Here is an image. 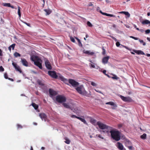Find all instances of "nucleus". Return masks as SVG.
Returning <instances> with one entry per match:
<instances>
[{"label": "nucleus", "instance_id": "60", "mask_svg": "<svg viewBox=\"0 0 150 150\" xmlns=\"http://www.w3.org/2000/svg\"><path fill=\"white\" fill-rule=\"evenodd\" d=\"M106 70H104L103 71V73L105 75V74H106Z\"/></svg>", "mask_w": 150, "mask_h": 150}, {"label": "nucleus", "instance_id": "47", "mask_svg": "<svg viewBox=\"0 0 150 150\" xmlns=\"http://www.w3.org/2000/svg\"><path fill=\"white\" fill-rule=\"evenodd\" d=\"M4 77L6 79H8V75L7 73H6L4 74Z\"/></svg>", "mask_w": 150, "mask_h": 150}, {"label": "nucleus", "instance_id": "43", "mask_svg": "<svg viewBox=\"0 0 150 150\" xmlns=\"http://www.w3.org/2000/svg\"><path fill=\"white\" fill-rule=\"evenodd\" d=\"M130 38L134 39L135 40H137L139 39V38H137L133 36H130Z\"/></svg>", "mask_w": 150, "mask_h": 150}, {"label": "nucleus", "instance_id": "61", "mask_svg": "<svg viewBox=\"0 0 150 150\" xmlns=\"http://www.w3.org/2000/svg\"><path fill=\"white\" fill-rule=\"evenodd\" d=\"M132 93L130 91H129L127 92V94L128 95H130Z\"/></svg>", "mask_w": 150, "mask_h": 150}, {"label": "nucleus", "instance_id": "1", "mask_svg": "<svg viewBox=\"0 0 150 150\" xmlns=\"http://www.w3.org/2000/svg\"><path fill=\"white\" fill-rule=\"evenodd\" d=\"M97 125H98L99 127L101 129H103V132L105 133L107 135L110 136L112 138V128L108 126L102 122L98 121L97 122Z\"/></svg>", "mask_w": 150, "mask_h": 150}, {"label": "nucleus", "instance_id": "11", "mask_svg": "<svg viewBox=\"0 0 150 150\" xmlns=\"http://www.w3.org/2000/svg\"><path fill=\"white\" fill-rule=\"evenodd\" d=\"M45 66L49 70H51L52 69V67L50 63L48 60H46L45 62Z\"/></svg>", "mask_w": 150, "mask_h": 150}, {"label": "nucleus", "instance_id": "36", "mask_svg": "<svg viewBox=\"0 0 150 150\" xmlns=\"http://www.w3.org/2000/svg\"><path fill=\"white\" fill-rule=\"evenodd\" d=\"M90 62H91L92 63H90L89 65L90 66H91L93 68H95V66L94 65V64L91 61H90Z\"/></svg>", "mask_w": 150, "mask_h": 150}, {"label": "nucleus", "instance_id": "59", "mask_svg": "<svg viewBox=\"0 0 150 150\" xmlns=\"http://www.w3.org/2000/svg\"><path fill=\"white\" fill-rule=\"evenodd\" d=\"M122 125L121 124H119L118 125V127L119 128H120L122 127Z\"/></svg>", "mask_w": 150, "mask_h": 150}, {"label": "nucleus", "instance_id": "16", "mask_svg": "<svg viewBox=\"0 0 150 150\" xmlns=\"http://www.w3.org/2000/svg\"><path fill=\"white\" fill-rule=\"evenodd\" d=\"M39 116L42 120L46 121L47 119V116L44 113H40L39 114Z\"/></svg>", "mask_w": 150, "mask_h": 150}, {"label": "nucleus", "instance_id": "39", "mask_svg": "<svg viewBox=\"0 0 150 150\" xmlns=\"http://www.w3.org/2000/svg\"><path fill=\"white\" fill-rule=\"evenodd\" d=\"M102 50H103L102 54L103 55H104L105 54V50L104 49V47H102Z\"/></svg>", "mask_w": 150, "mask_h": 150}, {"label": "nucleus", "instance_id": "55", "mask_svg": "<svg viewBox=\"0 0 150 150\" xmlns=\"http://www.w3.org/2000/svg\"><path fill=\"white\" fill-rule=\"evenodd\" d=\"M3 56L2 51L1 49H0V56Z\"/></svg>", "mask_w": 150, "mask_h": 150}, {"label": "nucleus", "instance_id": "53", "mask_svg": "<svg viewBox=\"0 0 150 150\" xmlns=\"http://www.w3.org/2000/svg\"><path fill=\"white\" fill-rule=\"evenodd\" d=\"M96 136H98V137H99L100 138H101L102 139H104L103 137H102V136L100 134L97 135Z\"/></svg>", "mask_w": 150, "mask_h": 150}, {"label": "nucleus", "instance_id": "49", "mask_svg": "<svg viewBox=\"0 0 150 150\" xmlns=\"http://www.w3.org/2000/svg\"><path fill=\"white\" fill-rule=\"evenodd\" d=\"M106 104H109L111 105H112V102H110L106 103H105Z\"/></svg>", "mask_w": 150, "mask_h": 150}, {"label": "nucleus", "instance_id": "26", "mask_svg": "<svg viewBox=\"0 0 150 150\" xmlns=\"http://www.w3.org/2000/svg\"><path fill=\"white\" fill-rule=\"evenodd\" d=\"M142 23L143 24H150V21L147 20H145L143 21Z\"/></svg>", "mask_w": 150, "mask_h": 150}, {"label": "nucleus", "instance_id": "32", "mask_svg": "<svg viewBox=\"0 0 150 150\" xmlns=\"http://www.w3.org/2000/svg\"><path fill=\"white\" fill-rule=\"evenodd\" d=\"M14 56L16 57H20L21 56V54L18 53L16 52L14 54Z\"/></svg>", "mask_w": 150, "mask_h": 150}, {"label": "nucleus", "instance_id": "54", "mask_svg": "<svg viewBox=\"0 0 150 150\" xmlns=\"http://www.w3.org/2000/svg\"><path fill=\"white\" fill-rule=\"evenodd\" d=\"M129 150L132 149V146L131 145H129L127 146Z\"/></svg>", "mask_w": 150, "mask_h": 150}, {"label": "nucleus", "instance_id": "14", "mask_svg": "<svg viewBox=\"0 0 150 150\" xmlns=\"http://www.w3.org/2000/svg\"><path fill=\"white\" fill-rule=\"evenodd\" d=\"M31 60L33 61L34 63L35 62L38 61V60H40V59L39 57L33 55L31 57Z\"/></svg>", "mask_w": 150, "mask_h": 150}, {"label": "nucleus", "instance_id": "51", "mask_svg": "<svg viewBox=\"0 0 150 150\" xmlns=\"http://www.w3.org/2000/svg\"><path fill=\"white\" fill-rule=\"evenodd\" d=\"M116 45L117 47H119L120 45V44L119 42H116Z\"/></svg>", "mask_w": 150, "mask_h": 150}, {"label": "nucleus", "instance_id": "33", "mask_svg": "<svg viewBox=\"0 0 150 150\" xmlns=\"http://www.w3.org/2000/svg\"><path fill=\"white\" fill-rule=\"evenodd\" d=\"M146 134L144 133L141 136V137L142 139H145L146 138Z\"/></svg>", "mask_w": 150, "mask_h": 150}, {"label": "nucleus", "instance_id": "19", "mask_svg": "<svg viewBox=\"0 0 150 150\" xmlns=\"http://www.w3.org/2000/svg\"><path fill=\"white\" fill-rule=\"evenodd\" d=\"M117 147L120 150H122L123 149V146L122 144L119 142H117Z\"/></svg>", "mask_w": 150, "mask_h": 150}, {"label": "nucleus", "instance_id": "63", "mask_svg": "<svg viewBox=\"0 0 150 150\" xmlns=\"http://www.w3.org/2000/svg\"><path fill=\"white\" fill-rule=\"evenodd\" d=\"M8 79L11 81H13V80L12 79H11L10 78H8Z\"/></svg>", "mask_w": 150, "mask_h": 150}, {"label": "nucleus", "instance_id": "18", "mask_svg": "<svg viewBox=\"0 0 150 150\" xmlns=\"http://www.w3.org/2000/svg\"><path fill=\"white\" fill-rule=\"evenodd\" d=\"M83 52L84 53L87 54L88 55H92L94 54V52H91L89 50H85L83 51Z\"/></svg>", "mask_w": 150, "mask_h": 150}, {"label": "nucleus", "instance_id": "13", "mask_svg": "<svg viewBox=\"0 0 150 150\" xmlns=\"http://www.w3.org/2000/svg\"><path fill=\"white\" fill-rule=\"evenodd\" d=\"M21 62L23 65L27 67L28 66V64L26 60L24 58H21Z\"/></svg>", "mask_w": 150, "mask_h": 150}, {"label": "nucleus", "instance_id": "29", "mask_svg": "<svg viewBox=\"0 0 150 150\" xmlns=\"http://www.w3.org/2000/svg\"><path fill=\"white\" fill-rule=\"evenodd\" d=\"M21 7L20 6H18V13L20 18L21 17Z\"/></svg>", "mask_w": 150, "mask_h": 150}, {"label": "nucleus", "instance_id": "57", "mask_svg": "<svg viewBox=\"0 0 150 150\" xmlns=\"http://www.w3.org/2000/svg\"><path fill=\"white\" fill-rule=\"evenodd\" d=\"M77 116H76L75 115H72L71 116V117L72 118L75 117L77 118Z\"/></svg>", "mask_w": 150, "mask_h": 150}, {"label": "nucleus", "instance_id": "37", "mask_svg": "<svg viewBox=\"0 0 150 150\" xmlns=\"http://www.w3.org/2000/svg\"><path fill=\"white\" fill-rule=\"evenodd\" d=\"M113 79L118 80L119 79V78L118 77L115 75L113 74Z\"/></svg>", "mask_w": 150, "mask_h": 150}, {"label": "nucleus", "instance_id": "9", "mask_svg": "<svg viewBox=\"0 0 150 150\" xmlns=\"http://www.w3.org/2000/svg\"><path fill=\"white\" fill-rule=\"evenodd\" d=\"M59 75V78L62 81H63L65 84L68 85L69 80L67 79L64 78L62 75L60 74H58Z\"/></svg>", "mask_w": 150, "mask_h": 150}, {"label": "nucleus", "instance_id": "5", "mask_svg": "<svg viewBox=\"0 0 150 150\" xmlns=\"http://www.w3.org/2000/svg\"><path fill=\"white\" fill-rule=\"evenodd\" d=\"M48 74L53 78L57 79L58 77H59V76L57 75L56 71H49L48 72Z\"/></svg>", "mask_w": 150, "mask_h": 150}, {"label": "nucleus", "instance_id": "4", "mask_svg": "<svg viewBox=\"0 0 150 150\" xmlns=\"http://www.w3.org/2000/svg\"><path fill=\"white\" fill-rule=\"evenodd\" d=\"M119 97L124 101L127 102H130L133 101V100L130 97H125L121 95H120Z\"/></svg>", "mask_w": 150, "mask_h": 150}, {"label": "nucleus", "instance_id": "50", "mask_svg": "<svg viewBox=\"0 0 150 150\" xmlns=\"http://www.w3.org/2000/svg\"><path fill=\"white\" fill-rule=\"evenodd\" d=\"M150 33V30L147 29L145 31V33L146 34H149Z\"/></svg>", "mask_w": 150, "mask_h": 150}, {"label": "nucleus", "instance_id": "27", "mask_svg": "<svg viewBox=\"0 0 150 150\" xmlns=\"http://www.w3.org/2000/svg\"><path fill=\"white\" fill-rule=\"evenodd\" d=\"M120 13H124L125 15L127 16L128 17H129L130 16L129 13L127 12L122 11L120 12Z\"/></svg>", "mask_w": 150, "mask_h": 150}, {"label": "nucleus", "instance_id": "46", "mask_svg": "<svg viewBox=\"0 0 150 150\" xmlns=\"http://www.w3.org/2000/svg\"><path fill=\"white\" fill-rule=\"evenodd\" d=\"M91 84L93 86H97V84L93 82H91Z\"/></svg>", "mask_w": 150, "mask_h": 150}, {"label": "nucleus", "instance_id": "24", "mask_svg": "<svg viewBox=\"0 0 150 150\" xmlns=\"http://www.w3.org/2000/svg\"><path fill=\"white\" fill-rule=\"evenodd\" d=\"M16 45L15 44H13L10 46H9L8 48V50L11 52V48H12L13 50L14 49Z\"/></svg>", "mask_w": 150, "mask_h": 150}, {"label": "nucleus", "instance_id": "10", "mask_svg": "<svg viewBox=\"0 0 150 150\" xmlns=\"http://www.w3.org/2000/svg\"><path fill=\"white\" fill-rule=\"evenodd\" d=\"M12 64L16 71H18L20 73H21L22 71L20 69L19 66L17 65V64L16 63L13 62L12 63Z\"/></svg>", "mask_w": 150, "mask_h": 150}, {"label": "nucleus", "instance_id": "2", "mask_svg": "<svg viewBox=\"0 0 150 150\" xmlns=\"http://www.w3.org/2000/svg\"><path fill=\"white\" fill-rule=\"evenodd\" d=\"M120 132L117 129L113 128V139L116 141L120 139Z\"/></svg>", "mask_w": 150, "mask_h": 150}, {"label": "nucleus", "instance_id": "56", "mask_svg": "<svg viewBox=\"0 0 150 150\" xmlns=\"http://www.w3.org/2000/svg\"><path fill=\"white\" fill-rule=\"evenodd\" d=\"M105 15L107 16H108L112 17V15L110 14H108V13H106V14Z\"/></svg>", "mask_w": 150, "mask_h": 150}, {"label": "nucleus", "instance_id": "42", "mask_svg": "<svg viewBox=\"0 0 150 150\" xmlns=\"http://www.w3.org/2000/svg\"><path fill=\"white\" fill-rule=\"evenodd\" d=\"M70 39L71 40L72 42H75V39H74V38L73 37L71 36L70 37Z\"/></svg>", "mask_w": 150, "mask_h": 150}, {"label": "nucleus", "instance_id": "31", "mask_svg": "<svg viewBox=\"0 0 150 150\" xmlns=\"http://www.w3.org/2000/svg\"><path fill=\"white\" fill-rule=\"evenodd\" d=\"M64 139L65 140V142L67 144H69L70 143V140L68 139L67 137H65L64 138Z\"/></svg>", "mask_w": 150, "mask_h": 150}, {"label": "nucleus", "instance_id": "38", "mask_svg": "<svg viewBox=\"0 0 150 150\" xmlns=\"http://www.w3.org/2000/svg\"><path fill=\"white\" fill-rule=\"evenodd\" d=\"M139 41L141 43H143V45L144 46H145L146 45V43L145 42H144L143 40H141L140 39L139 40Z\"/></svg>", "mask_w": 150, "mask_h": 150}, {"label": "nucleus", "instance_id": "62", "mask_svg": "<svg viewBox=\"0 0 150 150\" xmlns=\"http://www.w3.org/2000/svg\"><path fill=\"white\" fill-rule=\"evenodd\" d=\"M147 39L150 42V38H149L147 37Z\"/></svg>", "mask_w": 150, "mask_h": 150}, {"label": "nucleus", "instance_id": "64", "mask_svg": "<svg viewBox=\"0 0 150 150\" xmlns=\"http://www.w3.org/2000/svg\"><path fill=\"white\" fill-rule=\"evenodd\" d=\"M147 15L148 16H149L150 15V12H149L147 13Z\"/></svg>", "mask_w": 150, "mask_h": 150}, {"label": "nucleus", "instance_id": "21", "mask_svg": "<svg viewBox=\"0 0 150 150\" xmlns=\"http://www.w3.org/2000/svg\"><path fill=\"white\" fill-rule=\"evenodd\" d=\"M125 144L126 146H128L129 145H131L132 143L128 139H126L125 142Z\"/></svg>", "mask_w": 150, "mask_h": 150}, {"label": "nucleus", "instance_id": "48", "mask_svg": "<svg viewBox=\"0 0 150 150\" xmlns=\"http://www.w3.org/2000/svg\"><path fill=\"white\" fill-rule=\"evenodd\" d=\"M90 6H93V5L91 2H89L87 6L88 7H89Z\"/></svg>", "mask_w": 150, "mask_h": 150}, {"label": "nucleus", "instance_id": "20", "mask_svg": "<svg viewBox=\"0 0 150 150\" xmlns=\"http://www.w3.org/2000/svg\"><path fill=\"white\" fill-rule=\"evenodd\" d=\"M133 51L138 54H142V55H144V52L141 50H134Z\"/></svg>", "mask_w": 150, "mask_h": 150}, {"label": "nucleus", "instance_id": "34", "mask_svg": "<svg viewBox=\"0 0 150 150\" xmlns=\"http://www.w3.org/2000/svg\"><path fill=\"white\" fill-rule=\"evenodd\" d=\"M37 83L38 84H39L40 85H41V86H44V84L42 83V81L38 79L37 80Z\"/></svg>", "mask_w": 150, "mask_h": 150}, {"label": "nucleus", "instance_id": "25", "mask_svg": "<svg viewBox=\"0 0 150 150\" xmlns=\"http://www.w3.org/2000/svg\"><path fill=\"white\" fill-rule=\"evenodd\" d=\"M63 106L65 108H67L71 109V108L70 107V106L68 104L65 103H63L62 104Z\"/></svg>", "mask_w": 150, "mask_h": 150}, {"label": "nucleus", "instance_id": "30", "mask_svg": "<svg viewBox=\"0 0 150 150\" xmlns=\"http://www.w3.org/2000/svg\"><path fill=\"white\" fill-rule=\"evenodd\" d=\"M32 104V106L35 109H37L38 108V105L36 104L35 103H33Z\"/></svg>", "mask_w": 150, "mask_h": 150}, {"label": "nucleus", "instance_id": "58", "mask_svg": "<svg viewBox=\"0 0 150 150\" xmlns=\"http://www.w3.org/2000/svg\"><path fill=\"white\" fill-rule=\"evenodd\" d=\"M100 13H101L102 14L104 15H105L106 14V13H105L101 11H100Z\"/></svg>", "mask_w": 150, "mask_h": 150}, {"label": "nucleus", "instance_id": "12", "mask_svg": "<svg viewBox=\"0 0 150 150\" xmlns=\"http://www.w3.org/2000/svg\"><path fill=\"white\" fill-rule=\"evenodd\" d=\"M83 86H80L77 87L76 88V89L77 91L79 93V94L84 95V93L82 91V89L83 88Z\"/></svg>", "mask_w": 150, "mask_h": 150}, {"label": "nucleus", "instance_id": "45", "mask_svg": "<svg viewBox=\"0 0 150 150\" xmlns=\"http://www.w3.org/2000/svg\"><path fill=\"white\" fill-rule=\"evenodd\" d=\"M22 22H23L24 24H25L26 25H27L28 26L30 27V25L29 23H27L26 22H24L23 21H22Z\"/></svg>", "mask_w": 150, "mask_h": 150}, {"label": "nucleus", "instance_id": "17", "mask_svg": "<svg viewBox=\"0 0 150 150\" xmlns=\"http://www.w3.org/2000/svg\"><path fill=\"white\" fill-rule=\"evenodd\" d=\"M4 6L8 7H11L12 8H15L16 9V8H15L13 6H11V4L9 3H3L2 4Z\"/></svg>", "mask_w": 150, "mask_h": 150}, {"label": "nucleus", "instance_id": "28", "mask_svg": "<svg viewBox=\"0 0 150 150\" xmlns=\"http://www.w3.org/2000/svg\"><path fill=\"white\" fill-rule=\"evenodd\" d=\"M44 11L46 12V15H49L51 13V11L49 9H45Z\"/></svg>", "mask_w": 150, "mask_h": 150}, {"label": "nucleus", "instance_id": "8", "mask_svg": "<svg viewBox=\"0 0 150 150\" xmlns=\"http://www.w3.org/2000/svg\"><path fill=\"white\" fill-rule=\"evenodd\" d=\"M42 61L40 59V60H38V61L35 62L34 63L35 65L38 66L40 69H42Z\"/></svg>", "mask_w": 150, "mask_h": 150}, {"label": "nucleus", "instance_id": "35", "mask_svg": "<svg viewBox=\"0 0 150 150\" xmlns=\"http://www.w3.org/2000/svg\"><path fill=\"white\" fill-rule=\"evenodd\" d=\"M75 38L78 40V42L79 43V45L80 46H82V45L80 40L78 38Z\"/></svg>", "mask_w": 150, "mask_h": 150}, {"label": "nucleus", "instance_id": "52", "mask_svg": "<svg viewBox=\"0 0 150 150\" xmlns=\"http://www.w3.org/2000/svg\"><path fill=\"white\" fill-rule=\"evenodd\" d=\"M117 107L116 105L113 103V109H115Z\"/></svg>", "mask_w": 150, "mask_h": 150}, {"label": "nucleus", "instance_id": "22", "mask_svg": "<svg viewBox=\"0 0 150 150\" xmlns=\"http://www.w3.org/2000/svg\"><path fill=\"white\" fill-rule=\"evenodd\" d=\"M90 122L93 125H97L96 121V120L93 119L91 118L90 120Z\"/></svg>", "mask_w": 150, "mask_h": 150}, {"label": "nucleus", "instance_id": "44", "mask_svg": "<svg viewBox=\"0 0 150 150\" xmlns=\"http://www.w3.org/2000/svg\"><path fill=\"white\" fill-rule=\"evenodd\" d=\"M4 70V69L2 66H0V71L2 72Z\"/></svg>", "mask_w": 150, "mask_h": 150}, {"label": "nucleus", "instance_id": "40", "mask_svg": "<svg viewBox=\"0 0 150 150\" xmlns=\"http://www.w3.org/2000/svg\"><path fill=\"white\" fill-rule=\"evenodd\" d=\"M17 129H21L23 127L21 125L19 124H17Z\"/></svg>", "mask_w": 150, "mask_h": 150}, {"label": "nucleus", "instance_id": "3", "mask_svg": "<svg viewBox=\"0 0 150 150\" xmlns=\"http://www.w3.org/2000/svg\"><path fill=\"white\" fill-rule=\"evenodd\" d=\"M56 100L59 103H62L66 101V98L63 96L59 95L56 97Z\"/></svg>", "mask_w": 150, "mask_h": 150}, {"label": "nucleus", "instance_id": "6", "mask_svg": "<svg viewBox=\"0 0 150 150\" xmlns=\"http://www.w3.org/2000/svg\"><path fill=\"white\" fill-rule=\"evenodd\" d=\"M69 82L74 87H76L79 85V83L78 82L72 79H69Z\"/></svg>", "mask_w": 150, "mask_h": 150}, {"label": "nucleus", "instance_id": "23", "mask_svg": "<svg viewBox=\"0 0 150 150\" xmlns=\"http://www.w3.org/2000/svg\"><path fill=\"white\" fill-rule=\"evenodd\" d=\"M77 118L80 120L81 122H83L84 124L87 125V123L86 122V121L84 119L80 117H77Z\"/></svg>", "mask_w": 150, "mask_h": 150}, {"label": "nucleus", "instance_id": "15", "mask_svg": "<svg viewBox=\"0 0 150 150\" xmlns=\"http://www.w3.org/2000/svg\"><path fill=\"white\" fill-rule=\"evenodd\" d=\"M109 58V56H107L104 57L102 59V62L104 64L107 63Z\"/></svg>", "mask_w": 150, "mask_h": 150}, {"label": "nucleus", "instance_id": "41", "mask_svg": "<svg viewBox=\"0 0 150 150\" xmlns=\"http://www.w3.org/2000/svg\"><path fill=\"white\" fill-rule=\"evenodd\" d=\"M87 25L90 27H92L93 26V25L89 21H88L87 23Z\"/></svg>", "mask_w": 150, "mask_h": 150}, {"label": "nucleus", "instance_id": "7", "mask_svg": "<svg viewBox=\"0 0 150 150\" xmlns=\"http://www.w3.org/2000/svg\"><path fill=\"white\" fill-rule=\"evenodd\" d=\"M49 93L50 94V96L52 97V96H54L57 94V92L53 89L51 88L49 89Z\"/></svg>", "mask_w": 150, "mask_h": 150}]
</instances>
